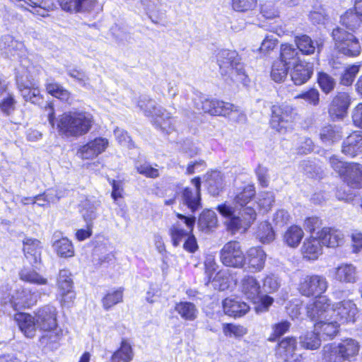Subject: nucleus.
Returning <instances> with one entry per match:
<instances>
[{
    "label": "nucleus",
    "mask_w": 362,
    "mask_h": 362,
    "mask_svg": "<svg viewBox=\"0 0 362 362\" xmlns=\"http://www.w3.org/2000/svg\"><path fill=\"white\" fill-rule=\"evenodd\" d=\"M350 97L347 93L339 92L333 98L329 112L337 117H342L350 105Z\"/></svg>",
    "instance_id": "cd10ccee"
},
{
    "label": "nucleus",
    "mask_w": 362,
    "mask_h": 362,
    "mask_svg": "<svg viewBox=\"0 0 362 362\" xmlns=\"http://www.w3.org/2000/svg\"><path fill=\"white\" fill-rule=\"evenodd\" d=\"M57 311L54 306L46 305L35 312V318L38 329L40 331L57 328Z\"/></svg>",
    "instance_id": "ddd939ff"
},
{
    "label": "nucleus",
    "mask_w": 362,
    "mask_h": 362,
    "mask_svg": "<svg viewBox=\"0 0 362 362\" xmlns=\"http://www.w3.org/2000/svg\"><path fill=\"white\" fill-rule=\"evenodd\" d=\"M41 332L42 334L39 339L40 346L49 350L57 349L59 346L62 331L57 327Z\"/></svg>",
    "instance_id": "c756f323"
},
{
    "label": "nucleus",
    "mask_w": 362,
    "mask_h": 362,
    "mask_svg": "<svg viewBox=\"0 0 362 362\" xmlns=\"http://www.w3.org/2000/svg\"><path fill=\"white\" fill-rule=\"evenodd\" d=\"M223 176L219 171H212L207 175L206 186L212 196H218L224 188Z\"/></svg>",
    "instance_id": "ea45409f"
},
{
    "label": "nucleus",
    "mask_w": 362,
    "mask_h": 362,
    "mask_svg": "<svg viewBox=\"0 0 362 362\" xmlns=\"http://www.w3.org/2000/svg\"><path fill=\"white\" fill-rule=\"evenodd\" d=\"M275 202V196L272 192H262L257 197V204L264 211L270 210Z\"/></svg>",
    "instance_id": "0e129e2a"
},
{
    "label": "nucleus",
    "mask_w": 362,
    "mask_h": 362,
    "mask_svg": "<svg viewBox=\"0 0 362 362\" xmlns=\"http://www.w3.org/2000/svg\"><path fill=\"white\" fill-rule=\"evenodd\" d=\"M59 4L69 12L85 13L100 9L96 0H59Z\"/></svg>",
    "instance_id": "aec40b11"
},
{
    "label": "nucleus",
    "mask_w": 362,
    "mask_h": 362,
    "mask_svg": "<svg viewBox=\"0 0 362 362\" xmlns=\"http://www.w3.org/2000/svg\"><path fill=\"white\" fill-rule=\"evenodd\" d=\"M279 62H282L288 67L299 63L298 49L288 43L282 44L281 45L280 60Z\"/></svg>",
    "instance_id": "58836bf2"
},
{
    "label": "nucleus",
    "mask_w": 362,
    "mask_h": 362,
    "mask_svg": "<svg viewBox=\"0 0 362 362\" xmlns=\"http://www.w3.org/2000/svg\"><path fill=\"white\" fill-rule=\"evenodd\" d=\"M328 288L327 279L322 275H308L299 284V292L305 296H322Z\"/></svg>",
    "instance_id": "1a4fd4ad"
},
{
    "label": "nucleus",
    "mask_w": 362,
    "mask_h": 362,
    "mask_svg": "<svg viewBox=\"0 0 362 362\" xmlns=\"http://www.w3.org/2000/svg\"><path fill=\"white\" fill-rule=\"evenodd\" d=\"M317 81L320 89L325 94L332 92L337 84L333 77L323 71L318 72Z\"/></svg>",
    "instance_id": "bf43d9fd"
},
{
    "label": "nucleus",
    "mask_w": 362,
    "mask_h": 362,
    "mask_svg": "<svg viewBox=\"0 0 362 362\" xmlns=\"http://www.w3.org/2000/svg\"><path fill=\"white\" fill-rule=\"evenodd\" d=\"M123 300V288L109 291L102 298V305L105 310H108Z\"/></svg>",
    "instance_id": "864d4df0"
},
{
    "label": "nucleus",
    "mask_w": 362,
    "mask_h": 362,
    "mask_svg": "<svg viewBox=\"0 0 362 362\" xmlns=\"http://www.w3.org/2000/svg\"><path fill=\"white\" fill-rule=\"evenodd\" d=\"M0 49L1 54L7 58L20 59V70L25 69L27 66H32L30 61L25 57V46L22 42L16 40L13 36L6 35L0 40Z\"/></svg>",
    "instance_id": "0eeeda50"
},
{
    "label": "nucleus",
    "mask_w": 362,
    "mask_h": 362,
    "mask_svg": "<svg viewBox=\"0 0 362 362\" xmlns=\"http://www.w3.org/2000/svg\"><path fill=\"white\" fill-rule=\"evenodd\" d=\"M175 310L180 315V317L186 321L195 320L199 314L197 306L191 302L181 301L176 303Z\"/></svg>",
    "instance_id": "37998d69"
},
{
    "label": "nucleus",
    "mask_w": 362,
    "mask_h": 362,
    "mask_svg": "<svg viewBox=\"0 0 362 362\" xmlns=\"http://www.w3.org/2000/svg\"><path fill=\"white\" fill-rule=\"evenodd\" d=\"M341 179L351 187H361L362 186V165L350 163Z\"/></svg>",
    "instance_id": "7c9ffc66"
},
{
    "label": "nucleus",
    "mask_w": 362,
    "mask_h": 362,
    "mask_svg": "<svg viewBox=\"0 0 362 362\" xmlns=\"http://www.w3.org/2000/svg\"><path fill=\"white\" fill-rule=\"evenodd\" d=\"M51 112L48 121L52 128L56 127L59 135L64 137H79L86 134L92 128L94 119L88 112L69 111L54 117L53 107L49 105Z\"/></svg>",
    "instance_id": "f03ea898"
},
{
    "label": "nucleus",
    "mask_w": 362,
    "mask_h": 362,
    "mask_svg": "<svg viewBox=\"0 0 362 362\" xmlns=\"http://www.w3.org/2000/svg\"><path fill=\"white\" fill-rule=\"evenodd\" d=\"M81 213L87 224L90 226L93 221L97 217V209L100 206V202L94 198H86L81 202Z\"/></svg>",
    "instance_id": "e433bc0d"
},
{
    "label": "nucleus",
    "mask_w": 362,
    "mask_h": 362,
    "mask_svg": "<svg viewBox=\"0 0 362 362\" xmlns=\"http://www.w3.org/2000/svg\"><path fill=\"white\" fill-rule=\"evenodd\" d=\"M132 346L125 341L121 344L120 348L111 357V362H129L132 360Z\"/></svg>",
    "instance_id": "5fc2aeb1"
},
{
    "label": "nucleus",
    "mask_w": 362,
    "mask_h": 362,
    "mask_svg": "<svg viewBox=\"0 0 362 362\" xmlns=\"http://www.w3.org/2000/svg\"><path fill=\"white\" fill-rule=\"evenodd\" d=\"M342 137L341 128L336 125L327 124L321 128L320 138L325 145H332L338 142Z\"/></svg>",
    "instance_id": "4c0bfd02"
},
{
    "label": "nucleus",
    "mask_w": 362,
    "mask_h": 362,
    "mask_svg": "<svg viewBox=\"0 0 362 362\" xmlns=\"http://www.w3.org/2000/svg\"><path fill=\"white\" fill-rule=\"evenodd\" d=\"M21 280L37 286H44L38 293L40 294L49 295L52 291V285L48 283L46 278L31 269H24L19 274Z\"/></svg>",
    "instance_id": "6ab92c4d"
},
{
    "label": "nucleus",
    "mask_w": 362,
    "mask_h": 362,
    "mask_svg": "<svg viewBox=\"0 0 362 362\" xmlns=\"http://www.w3.org/2000/svg\"><path fill=\"white\" fill-rule=\"evenodd\" d=\"M304 233L302 228L293 225L289 227L284 235V242L291 247H296L300 243Z\"/></svg>",
    "instance_id": "09e8293b"
},
{
    "label": "nucleus",
    "mask_w": 362,
    "mask_h": 362,
    "mask_svg": "<svg viewBox=\"0 0 362 362\" xmlns=\"http://www.w3.org/2000/svg\"><path fill=\"white\" fill-rule=\"evenodd\" d=\"M322 360L324 362H344L341 351L335 344L325 345L322 349Z\"/></svg>",
    "instance_id": "603ef678"
},
{
    "label": "nucleus",
    "mask_w": 362,
    "mask_h": 362,
    "mask_svg": "<svg viewBox=\"0 0 362 362\" xmlns=\"http://www.w3.org/2000/svg\"><path fill=\"white\" fill-rule=\"evenodd\" d=\"M339 323L337 321L320 320L315 324V329L319 332L322 337L334 338L339 332Z\"/></svg>",
    "instance_id": "c03bdc74"
},
{
    "label": "nucleus",
    "mask_w": 362,
    "mask_h": 362,
    "mask_svg": "<svg viewBox=\"0 0 362 362\" xmlns=\"http://www.w3.org/2000/svg\"><path fill=\"white\" fill-rule=\"evenodd\" d=\"M334 279L344 284H354L358 279V272L353 264L342 263L332 269Z\"/></svg>",
    "instance_id": "412c9836"
},
{
    "label": "nucleus",
    "mask_w": 362,
    "mask_h": 362,
    "mask_svg": "<svg viewBox=\"0 0 362 362\" xmlns=\"http://www.w3.org/2000/svg\"><path fill=\"white\" fill-rule=\"evenodd\" d=\"M34 67L27 66L25 69H17L16 76L17 88L25 101L41 106L44 102L39 88V83L31 75Z\"/></svg>",
    "instance_id": "20e7f679"
},
{
    "label": "nucleus",
    "mask_w": 362,
    "mask_h": 362,
    "mask_svg": "<svg viewBox=\"0 0 362 362\" xmlns=\"http://www.w3.org/2000/svg\"><path fill=\"white\" fill-rule=\"evenodd\" d=\"M332 311L341 323L354 322L358 313L356 305L350 300H342L336 303Z\"/></svg>",
    "instance_id": "2eb2a0df"
},
{
    "label": "nucleus",
    "mask_w": 362,
    "mask_h": 362,
    "mask_svg": "<svg viewBox=\"0 0 362 362\" xmlns=\"http://www.w3.org/2000/svg\"><path fill=\"white\" fill-rule=\"evenodd\" d=\"M241 291L247 299L254 303L259 301L261 295V287L254 276H245L242 279Z\"/></svg>",
    "instance_id": "393cba45"
},
{
    "label": "nucleus",
    "mask_w": 362,
    "mask_h": 362,
    "mask_svg": "<svg viewBox=\"0 0 362 362\" xmlns=\"http://www.w3.org/2000/svg\"><path fill=\"white\" fill-rule=\"evenodd\" d=\"M205 272L207 275L208 281L206 284L209 282H212L214 287L216 286L217 279L219 278L220 273H217L213 278L214 273L216 271L218 265L215 261V257L212 255H209L204 262Z\"/></svg>",
    "instance_id": "052dcab7"
},
{
    "label": "nucleus",
    "mask_w": 362,
    "mask_h": 362,
    "mask_svg": "<svg viewBox=\"0 0 362 362\" xmlns=\"http://www.w3.org/2000/svg\"><path fill=\"white\" fill-rule=\"evenodd\" d=\"M57 284L62 305L69 306L76 297L73 290L74 283L71 277V272L67 269H61L59 272Z\"/></svg>",
    "instance_id": "f8f14e48"
},
{
    "label": "nucleus",
    "mask_w": 362,
    "mask_h": 362,
    "mask_svg": "<svg viewBox=\"0 0 362 362\" xmlns=\"http://www.w3.org/2000/svg\"><path fill=\"white\" fill-rule=\"evenodd\" d=\"M233 197L234 206L225 202L216 208L219 214L226 218L227 230L232 233L243 229L247 230L257 218L255 209L248 205L256 194L254 185L238 188Z\"/></svg>",
    "instance_id": "f257e3e1"
},
{
    "label": "nucleus",
    "mask_w": 362,
    "mask_h": 362,
    "mask_svg": "<svg viewBox=\"0 0 362 362\" xmlns=\"http://www.w3.org/2000/svg\"><path fill=\"white\" fill-rule=\"evenodd\" d=\"M108 144V140L105 138H95L81 146L77 154L82 159H93L104 152Z\"/></svg>",
    "instance_id": "dca6fc26"
},
{
    "label": "nucleus",
    "mask_w": 362,
    "mask_h": 362,
    "mask_svg": "<svg viewBox=\"0 0 362 362\" xmlns=\"http://www.w3.org/2000/svg\"><path fill=\"white\" fill-rule=\"evenodd\" d=\"M274 231L270 223L262 222L259 224L257 230V238L264 244L269 243L274 239Z\"/></svg>",
    "instance_id": "13d9d810"
},
{
    "label": "nucleus",
    "mask_w": 362,
    "mask_h": 362,
    "mask_svg": "<svg viewBox=\"0 0 362 362\" xmlns=\"http://www.w3.org/2000/svg\"><path fill=\"white\" fill-rule=\"evenodd\" d=\"M344 361H352L358 355L359 344L357 341L353 339H346L337 344Z\"/></svg>",
    "instance_id": "79ce46f5"
},
{
    "label": "nucleus",
    "mask_w": 362,
    "mask_h": 362,
    "mask_svg": "<svg viewBox=\"0 0 362 362\" xmlns=\"http://www.w3.org/2000/svg\"><path fill=\"white\" fill-rule=\"evenodd\" d=\"M288 69L282 62H275L271 71L272 80L277 83L283 81L288 75Z\"/></svg>",
    "instance_id": "e2e57ef3"
},
{
    "label": "nucleus",
    "mask_w": 362,
    "mask_h": 362,
    "mask_svg": "<svg viewBox=\"0 0 362 362\" xmlns=\"http://www.w3.org/2000/svg\"><path fill=\"white\" fill-rule=\"evenodd\" d=\"M180 221L173 223L169 229L173 245L175 247L180 245L183 238H187L192 232L196 222L194 216H185L179 213L176 214Z\"/></svg>",
    "instance_id": "6e6552de"
},
{
    "label": "nucleus",
    "mask_w": 362,
    "mask_h": 362,
    "mask_svg": "<svg viewBox=\"0 0 362 362\" xmlns=\"http://www.w3.org/2000/svg\"><path fill=\"white\" fill-rule=\"evenodd\" d=\"M294 41L298 51L303 54L310 55L313 54L316 47L317 48L318 52L320 51V44L317 41L314 42L307 35H296L294 38Z\"/></svg>",
    "instance_id": "a19ab883"
},
{
    "label": "nucleus",
    "mask_w": 362,
    "mask_h": 362,
    "mask_svg": "<svg viewBox=\"0 0 362 362\" xmlns=\"http://www.w3.org/2000/svg\"><path fill=\"white\" fill-rule=\"evenodd\" d=\"M247 259L251 272H259L264 267L266 253L261 247H252L247 252Z\"/></svg>",
    "instance_id": "2f4dec72"
},
{
    "label": "nucleus",
    "mask_w": 362,
    "mask_h": 362,
    "mask_svg": "<svg viewBox=\"0 0 362 362\" xmlns=\"http://www.w3.org/2000/svg\"><path fill=\"white\" fill-rule=\"evenodd\" d=\"M138 107L146 116L151 117L153 119L165 110L161 107H157L156 103L146 95L140 97Z\"/></svg>",
    "instance_id": "a18cd8bd"
},
{
    "label": "nucleus",
    "mask_w": 362,
    "mask_h": 362,
    "mask_svg": "<svg viewBox=\"0 0 362 362\" xmlns=\"http://www.w3.org/2000/svg\"><path fill=\"white\" fill-rule=\"evenodd\" d=\"M313 74V67L310 63L300 62L293 66L291 71V78L296 86L305 83Z\"/></svg>",
    "instance_id": "a878e982"
},
{
    "label": "nucleus",
    "mask_w": 362,
    "mask_h": 362,
    "mask_svg": "<svg viewBox=\"0 0 362 362\" xmlns=\"http://www.w3.org/2000/svg\"><path fill=\"white\" fill-rule=\"evenodd\" d=\"M197 225L201 231L205 233H210L217 227L218 219L216 214L212 210H204L199 215Z\"/></svg>",
    "instance_id": "c9c22d12"
},
{
    "label": "nucleus",
    "mask_w": 362,
    "mask_h": 362,
    "mask_svg": "<svg viewBox=\"0 0 362 362\" xmlns=\"http://www.w3.org/2000/svg\"><path fill=\"white\" fill-rule=\"evenodd\" d=\"M16 4V6L28 11L33 15L45 17L48 16L49 10L43 5L41 0H12Z\"/></svg>",
    "instance_id": "72a5a7b5"
},
{
    "label": "nucleus",
    "mask_w": 362,
    "mask_h": 362,
    "mask_svg": "<svg viewBox=\"0 0 362 362\" xmlns=\"http://www.w3.org/2000/svg\"><path fill=\"white\" fill-rule=\"evenodd\" d=\"M223 308L225 314L234 317L245 315L250 309L249 305L235 298H226L223 301Z\"/></svg>",
    "instance_id": "c85d7f7f"
},
{
    "label": "nucleus",
    "mask_w": 362,
    "mask_h": 362,
    "mask_svg": "<svg viewBox=\"0 0 362 362\" xmlns=\"http://www.w3.org/2000/svg\"><path fill=\"white\" fill-rule=\"evenodd\" d=\"M361 66L357 64L344 67L339 78L340 84L345 86H351L360 71Z\"/></svg>",
    "instance_id": "4d7b16f0"
},
{
    "label": "nucleus",
    "mask_w": 362,
    "mask_h": 362,
    "mask_svg": "<svg viewBox=\"0 0 362 362\" xmlns=\"http://www.w3.org/2000/svg\"><path fill=\"white\" fill-rule=\"evenodd\" d=\"M332 36L340 53L351 57H356L361 53V43L353 33L337 27L332 30Z\"/></svg>",
    "instance_id": "423d86ee"
},
{
    "label": "nucleus",
    "mask_w": 362,
    "mask_h": 362,
    "mask_svg": "<svg viewBox=\"0 0 362 362\" xmlns=\"http://www.w3.org/2000/svg\"><path fill=\"white\" fill-rule=\"evenodd\" d=\"M47 92L52 96L63 101H67L69 98V93L60 84L54 81H47L46 85Z\"/></svg>",
    "instance_id": "680f3d73"
},
{
    "label": "nucleus",
    "mask_w": 362,
    "mask_h": 362,
    "mask_svg": "<svg viewBox=\"0 0 362 362\" xmlns=\"http://www.w3.org/2000/svg\"><path fill=\"white\" fill-rule=\"evenodd\" d=\"M17 100L13 93L10 92L0 100V112L4 116H10L16 110Z\"/></svg>",
    "instance_id": "6e6d98bb"
},
{
    "label": "nucleus",
    "mask_w": 362,
    "mask_h": 362,
    "mask_svg": "<svg viewBox=\"0 0 362 362\" xmlns=\"http://www.w3.org/2000/svg\"><path fill=\"white\" fill-rule=\"evenodd\" d=\"M297 346V341L294 337H286L283 339L279 344L276 349L277 353L281 356H293ZM285 362H300V360L295 359L290 361L288 358L285 359Z\"/></svg>",
    "instance_id": "de8ad7c7"
},
{
    "label": "nucleus",
    "mask_w": 362,
    "mask_h": 362,
    "mask_svg": "<svg viewBox=\"0 0 362 362\" xmlns=\"http://www.w3.org/2000/svg\"><path fill=\"white\" fill-rule=\"evenodd\" d=\"M23 243L25 257L31 264L37 267L36 264L41 259L42 245L40 241L35 238H25Z\"/></svg>",
    "instance_id": "b1692460"
},
{
    "label": "nucleus",
    "mask_w": 362,
    "mask_h": 362,
    "mask_svg": "<svg viewBox=\"0 0 362 362\" xmlns=\"http://www.w3.org/2000/svg\"><path fill=\"white\" fill-rule=\"evenodd\" d=\"M319 334L314 331L303 333L299 337L300 345L305 349H317L321 345V339Z\"/></svg>",
    "instance_id": "8fccbe9b"
},
{
    "label": "nucleus",
    "mask_w": 362,
    "mask_h": 362,
    "mask_svg": "<svg viewBox=\"0 0 362 362\" xmlns=\"http://www.w3.org/2000/svg\"><path fill=\"white\" fill-rule=\"evenodd\" d=\"M38 294L28 288L21 287L16 290L9 300L11 306L14 310L27 308L35 305L37 301Z\"/></svg>",
    "instance_id": "4468645a"
},
{
    "label": "nucleus",
    "mask_w": 362,
    "mask_h": 362,
    "mask_svg": "<svg viewBox=\"0 0 362 362\" xmlns=\"http://www.w3.org/2000/svg\"><path fill=\"white\" fill-rule=\"evenodd\" d=\"M257 0H232V7L238 12H247L254 10Z\"/></svg>",
    "instance_id": "774afa93"
},
{
    "label": "nucleus",
    "mask_w": 362,
    "mask_h": 362,
    "mask_svg": "<svg viewBox=\"0 0 362 362\" xmlns=\"http://www.w3.org/2000/svg\"><path fill=\"white\" fill-rule=\"evenodd\" d=\"M222 263L227 267L241 268L245 262V257L237 241H230L224 245L220 252Z\"/></svg>",
    "instance_id": "9d476101"
},
{
    "label": "nucleus",
    "mask_w": 362,
    "mask_h": 362,
    "mask_svg": "<svg viewBox=\"0 0 362 362\" xmlns=\"http://www.w3.org/2000/svg\"><path fill=\"white\" fill-rule=\"evenodd\" d=\"M329 163L332 169L342 178L350 163L345 162L334 155L329 157Z\"/></svg>",
    "instance_id": "338daca9"
},
{
    "label": "nucleus",
    "mask_w": 362,
    "mask_h": 362,
    "mask_svg": "<svg viewBox=\"0 0 362 362\" xmlns=\"http://www.w3.org/2000/svg\"><path fill=\"white\" fill-rule=\"evenodd\" d=\"M223 332L226 337H242L247 333V329L243 326L233 324L223 325Z\"/></svg>",
    "instance_id": "69168bd1"
},
{
    "label": "nucleus",
    "mask_w": 362,
    "mask_h": 362,
    "mask_svg": "<svg viewBox=\"0 0 362 362\" xmlns=\"http://www.w3.org/2000/svg\"><path fill=\"white\" fill-rule=\"evenodd\" d=\"M153 122L154 126L164 134L169 135L175 131L176 119L172 117L165 110L156 116L153 119Z\"/></svg>",
    "instance_id": "f704fd0d"
},
{
    "label": "nucleus",
    "mask_w": 362,
    "mask_h": 362,
    "mask_svg": "<svg viewBox=\"0 0 362 362\" xmlns=\"http://www.w3.org/2000/svg\"><path fill=\"white\" fill-rule=\"evenodd\" d=\"M322 244L328 247H336L343 243L344 235L337 229L323 228L317 233Z\"/></svg>",
    "instance_id": "bb28decb"
},
{
    "label": "nucleus",
    "mask_w": 362,
    "mask_h": 362,
    "mask_svg": "<svg viewBox=\"0 0 362 362\" xmlns=\"http://www.w3.org/2000/svg\"><path fill=\"white\" fill-rule=\"evenodd\" d=\"M196 187V190L186 187L182 192V200L185 205L192 212L201 208L200 187L201 180L199 177H195L192 180Z\"/></svg>",
    "instance_id": "f3484780"
},
{
    "label": "nucleus",
    "mask_w": 362,
    "mask_h": 362,
    "mask_svg": "<svg viewBox=\"0 0 362 362\" xmlns=\"http://www.w3.org/2000/svg\"><path fill=\"white\" fill-rule=\"evenodd\" d=\"M322 244L317 235V238L311 237L306 239L301 247V252L304 258L308 259H316L322 254Z\"/></svg>",
    "instance_id": "473e14b6"
},
{
    "label": "nucleus",
    "mask_w": 362,
    "mask_h": 362,
    "mask_svg": "<svg viewBox=\"0 0 362 362\" xmlns=\"http://www.w3.org/2000/svg\"><path fill=\"white\" fill-rule=\"evenodd\" d=\"M296 116L295 109L289 105H273L270 125L279 133H286L292 129Z\"/></svg>",
    "instance_id": "39448f33"
},
{
    "label": "nucleus",
    "mask_w": 362,
    "mask_h": 362,
    "mask_svg": "<svg viewBox=\"0 0 362 362\" xmlns=\"http://www.w3.org/2000/svg\"><path fill=\"white\" fill-rule=\"evenodd\" d=\"M52 246L57 254L62 257H71L74 255L72 243L66 238L55 240Z\"/></svg>",
    "instance_id": "3c124183"
},
{
    "label": "nucleus",
    "mask_w": 362,
    "mask_h": 362,
    "mask_svg": "<svg viewBox=\"0 0 362 362\" xmlns=\"http://www.w3.org/2000/svg\"><path fill=\"white\" fill-rule=\"evenodd\" d=\"M219 73L228 83L240 82L246 85L249 82L245 65L235 50L222 49L216 54Z\"/></svg>",
    "instance_id": "7ed1b4c3"
},
{
    "label": "nucleus",
    "mask_w": 362,
    "mask_h": 362,
    "mask_svg": "<svg viewBox=\"0 0 362 362\" xmlns=\"http://www.w3.org/2000/svg\"><path fill=\"white\" fill-rule=\"evenodd\" d=\"M340 22L352 32H356L362 25L361 17L354 9H349L341 15Z\"/></svg>",
    "instance_id": "49530a36"
},
{
    "label": "nucleus",
    "mask_w": 362,
    "mask_h": 362,
    "mask_svg": "<svg viewBox=\"0 0 362 362\" xmlns=\"http://www.w3.org/2000/svg\"><path fill=\"white\" fill-rule=\"evenodd\" d=\"M193 103L196 110H202L204 112L211 115L226 114V111L231 107L229 103L211 99L202 93L196 94V97L193 99Z\"/></svg>",
    "instance_id": "9b49d317"
},
{
    "label": "nucleus",
    "mask_w": 362,
    "mask_h": 362,
    "mask_svg": "<svg viewBox=\"0 0 362 362\" xmlns=\"http://www.w3.org/2000/svg\"><path fill=\"white\" fill-rule=\"evenodd\" d=\"M20 330L28 338H33L38 327L34 316L25 313H18L14 316Z\"/></svg>",
    "instance_id": "4be33fe9"
},
{
    "label": "nucleus",
    "mask_w": 362,
    "mask_h": 362,
    "mask_svg": "<svg viewBox=\"0 0 362 362\" xmlns=\"http://www.w3.org/2000/svg\"><path fill=\"white\" fill-rule=\"evenodd\" d=\"M341 152L350 157H355L362 153V131L351 134L343 141Z\"/></svg>",
    "instance_id": "5701e85b"
},
{
    "label": "nucleus",
    "mask_w": 362,
    "mask_h": 362,
    "mask_svg": "<svg viewBox=\"0 0 362 362\" xmlns=\"http://www.w3.org/2000/svg\"><path fill=\"white\" fill-rule=\"evenodd\" d=\"M329 300L326 296H320L307 306V315L316 322L320 320H326L329 310Z\"/></svg>",
    "instance_id": "a211bd4d"
}]
</instances>
